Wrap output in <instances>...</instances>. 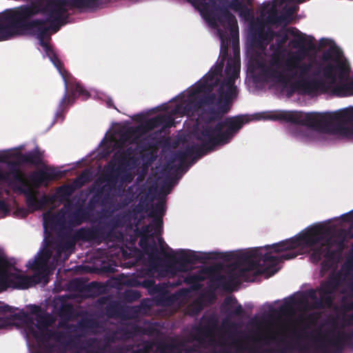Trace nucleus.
Listing matches in <instances>:
<instances>
[{"mask_svg":"<svg viewBox=\"0 0 353 353\" xmlns=\"http://www.w3.org/2000/svg\"><path fill=\"white\" fill-rule=\"evenodd\" d=\"M51 0L7 9L0 13V41L10 39L25 32H31L39 39L40 46L48 43L50 30L54 32L66 23L65 16L60 21L50 18L47 6Z\"/></svg>","mask_w":353,"mask_h":353,"instance_id":"f257e3e1","label":"nucleus"},{"mask_svg":"<svg viewBox=\"0 0 353 353\" xmlns=\"http://www.w3.org/2000/svg\"><path fill=\"white\" fill-rule=\"evenodd\" d=\"M252 119L284 121L294 124L291 129L292 136L306 142L315 139V132L313 130H326L328 121L332 118L319 115V113L316 112L276 110L256 113L252 114Z\"/></svg>","mask_w":353,"mask_h":353,"instance_id":"f03ea898","label":"nucleus"},{"mask_svg":"<svg viewBox=\"0 0 353 353\" xmlns=\"http://www.w3.org/2000/svg\"><path fill=\"white\" fill-rule=\"evenodd\" d=\"M218 320L213 316H203L201 323L192 327L189 335V339L185 340L187 344L191 341H196L203 347H212V353H243L247 350L244 344L239 341L233 339L231 343H228L223 336L219 339L215 338V332L218 330ZM179 341L178 339H176ZM188 348L190 347L187 345ZM190 353L194 351V349Z\"/></svg>","mask_w":353,"mask_h":353,"instance_id":"7ed1b4c3","label":"nucleus"},{"mask_svg":"<svg viewBox=\"0 0 353 353\" xmlns=\"http://www.w3.org/2000/svg\"><path fill=\"white\" fill-rule=\"evenodd\" d=\"M234 58L228 60L225 74L223 76V63L214 64L200 80L188 88H237L235 80L240 74L239 49L234 48Z\"/></svg>","mask_w":353,"mask_h":353,"instance_id":"20e7f679","label":"nucleus"},{"mask_svg":"<svg viewBox=\"0 0 353 353\" xmlns=\"http://www.w3.org/2000/svg\"><path fill=\"white\" fill-rule=\"evenodd\" d=\"M330 46L328 50L322 54L325 62L334 61L335 64L328 63L322 68V76L331 83L337 81L344 83L349 79L350 66L346 61L341 60L342 52L335 43L329 39L322 38L319 40V46L324 48Z\"/></svg>","mask_w":353,"mask_h":353,"instance_id":"39448f33","label":"nucleus"},{"mask_svg":"<svg viewBox=\"0 0 353 353\" xmlns=\"http://www.w3.org/2000/svg\"><path fill=\"white\" fill-rule=\"evenodd\" d=\"M132 159V151L130 148L121 152L117 158V165L108 168L103 178L96 179L90 188V192L93 194L90 203H97L106 193L109 194L112 189L117 185L120 174L124 172Z\"/></svg>","mask_w":353,"mask_h":353,"instance_id":"423d86ee","label":"nucleus"},{"mask_svg":"<svg viewBox=\"0 0 353 353\" xmlns=\"http://www.w3.org/2000/svg\"><path fill=\"white\" fill-rule=\"evenodd\" d=\"M296 335V340L294 343L287 341L284 336H278L276 334L262 335L258 334L254 336H245V339H251L254 344L269 345L272 343L276 344L274 347L262 348L259 346H253L248 348L249 353H291L294 350H299L302 352H307L309 350L307 344H301L300 340L306 338L307 336H303L297 334L296 330L293 331Z\"/></svg>","mask_w":353,"mask_h":353,"instance_id":"0eeeda50","label":"nucleus"},{"mask_svg":"<svg viewBox=\"0 0 353 353\" xmlns=\"http://www.w3.org/2000/svg\"><path fill=\"white\" fill-rule=\"evenodd\" d=\"M263 248H257L250 251H239L235 254V261L230 265L232 272H235L237 277L247 280L248 274L254 271L255 274H266L265 267L261 264L263 261L261 250Z\"/></svg>","mask_w":353,"mask_h":353,"instance_id":"6e6552de","label":"nucleus"},{"mask_svg":"<svg viewBox=\"0 0 353 353\" xmlns=\"http://www.w3.org/2000/svg\"><path fill=\"white\" fill-rule=\"evenodd\" d=\"M325 233L326 228L323 225H316L309 228L305 232L300 234L296 237L286 239L272 245H265L264 248L267 250L273 248L274 252L277 253L294 250L301 245L310 248L319 244L323 240Z\"/></svg>","mask_w":353,"mask_h":353,"instance_id":"1a4fd4ad","label":"nucleus"},{"mask_svg":"<svg viewBox=\"0 0 353 353\" xmlns=\"http://www.w3.org/2000/svg\"><path fill=\"white\" fill-rule=\"evenodd\" d=\"M340 285V274H332L325 281H321L319 288L307 290L305 295L313 301V309L330 308L333 305L334 294Z\"/></svg>","mask_w":353,"mask_h":353,"instance_id":"9d476101","label":"nucleus"},{"mask_svg":"<svg viewBox=\"0 0 353 353\" xmlns=\"http://www.w3.org/2000/svg\"><path fill=\"white\" fill-rule=\"evenodd\" d=\"M275 45L276 48L271 54L269 65H263L261 69V72L264 79L267 81L273 82H286L289 80V77L283 72H279V69L283 66V63L285 59V54L284 50H283V45L288 40V33H284L281 35L276 33Z\"/></svg>","mask_w":353,"mask_h":353,"instance_id":"9b49d317","label":"nucleus"},{"mask_svg":"<svg viewBox=\"0 0 353 353\" xmlns=\"http://www.w3.org/2000/svg\"><path fill=\"white\" fill-rule=\"evenodd\" d=\"M103 3V0H51L47 6V11L50 12V18L53 21H60L63 15L68 17V10L77 9H97Z\"/></svg>","mask_w":353,"mask_h":353,"instance_id":"f8f14e48","label":"nucleus"},{"mask_svg":"<svg viewBox=\"0 0 353 353\" xmlns=\"http://www.w3.org/2000/svg\"><path fill=\"white\" fill-rule=\"evenodd\" d=\"M319 115L330 117L332 118L328 121L327 129L326 130H313L315 135L318 132L327 133L331 131L334 121L338 123L335 131L339 135L353 140V107H349L339 110L332 113H319Z\"/></svg>","mask_w":353,"mask_h":353,"instance_id":"ddd939ff","label":"nucleus"},{"mask_svg":"<svg viewBox=\"0 0 353 353\" xmlns=\"http://www.w3.org/2000/svg\"><path fill=\"white\" fill-rule=\"evenodd\" d=\"M226 127L225 120L218 122L214 127H203L201 134L197 139L201 142L202 146L208 153L213 151L216 145H224L228 143V140L222 138L224 133L223 129Z\"/></svg>","mask_w":353,"mask_h":353,"instance_id":"4468645a","label":"nucleus"},{"mask_svg":"<svg viewBox=\"0 0 353 353\" xmlns=\"http://www.w3.org/2000/svg\"><path fill=\"white\" fill-rule=\"evenodd\" d=\"M311 336L316 343H319L318 347L321 351V353H331L329 346L334 347L339 353L343 350L344 346L353 350V337L350 334L343 333L333 336L331 338H327L321 335L318 336L311 335Z\"/></svg>","mask_w":353,"mask_h":353,"instance_id":"2eb2a0df","label":"nucleus"},{"mask_svg":"<svg viewBox=\"0 0 353 353\" xmlns=\"http://www.w3.org/2000/svg\"><path fill=\"white\" fill-rule=\"evenodd\" d=\"M50 316L48 314H38L36 317V320L37 323V327L39 331H36L34 327L30 329V332L39 343H48L51 339H54L56 341H60L65 336L63 332L47 329L50 325Z\"/></svg>","mask_w":353,"mask_h":353,"instance_id":"dca6fc26","label":"nucleus"},{"mask_svg":"<svg viewBox=\"0 0 353 353\" xmlns=\"http://www.w3.org/2000/svg\"><path fill=\"white\" fill-rule=\"evenodd\" d=\"M207 154V151L201 144H192L188 146L184 151H179L175 153L165 166L164 170L168 173L172 170L177 171L183 166L187 157L195 155L196 158H201Z\"/></svg>","mask_w":353,"mask_h":353,"instance_id":"f3484780","label":"nucleus"},{"mask_svg":"<svg viewBox=\"0 0 353 353\" xmlns=\"http://www.w3.org/2000/svg\"><path fill=\"white\" fill-rule=\"evenodd\" d=\"M174 125V119L170 114H158L152 118L146 120L140 126L135 129L129 128L123 134L125 139L130 138L136 132H148L157 128L162 127V128H170Z\"/></svg>","mask_w":353,"mask_h":353,"instance_id":"a211bd4d","label":"nucleus"},{"mask_svg":"<svg viewBox=\"0 0 353 353\" xmlns=\"http://www.w3.org/2000/svg\"><path fill=\"white\" fill-rule=\"evenodd\" d=\"M140 331V327L134 323L122 325L116 330L106 333L103 336V341L111 345L118 341H126L133 339Z\"/></svg>","mask_w":353,"mask_h":353,"instance_id":"6ab92c4d","label":"nucleus"},{"mask_svg":"<svg viewBox=\"0 0 353 353\" xmlns=\"http://www.w3.org/2000/svg\"><path fill=\"white\" fill-rule=\"evenodd\" d=\"M165 256L170 260L172 265L181 272H187L189 270V265H194L201 261V258L193 251L186 252L181 250L177 252V256L171 254H165Z\"/></svg>","mask_w":353,"mask_h":353,"instance_id":"aec40b11","label":"nucleus"},{"mask_svg":"<svg viewBox=\"0 0 353 353\" xmlns=\"http://www.w3.org/2000/svg\"><path fill=\"white\" fill-rule=\"evenodd\" d=\"M0 181L8 182L14 192L22 194L21 189L32 188L29 181L18 168L10 172L3 171L0 168Z\"/></svg>","mask_w":353,"mask_h":353,"instance_id":"412c9836","label":"nucleus"},{"mask_svg":"<svg viewBox=\"0 0 353 353\" xmlns=\"http://www.w3.org/2000/svg\"><path fill=\"white\" fill-rule=\"evenodd\" d=\"M328 231L326 229V233L324 234V239L320 242L321 246L314 250L312 256L317 260H320L322 256L330 259L335 254V252L331 249L334 245L343 246L344 239H338L336 236L331 235L327 236Z\"/></svg>","mask_w":353,"mask_h":353,"instance_id":"4be33fe9","label":"nucleus"},{"mask_svg":"<svg viewBox=\"0 0 353 353\" xmlns=\"http://www.w3.org/2000/svg\"><path fill=\"white\" fill-rule=\"evenodd\" d=\"M192 350L187 347L186 341H178L176 338L171 337L158 341L154 353H190Z\"/></svg>","mask_w":353,"mask_h":353,"instance_id":"5701e85b","label":"nucleus"},{"mask_svg":"<svg viewBox=\"0 0 353 353\" xmlns=\"http://www.w3.org/2000/svg\"><path fill=\"white\" fill-rule=\"evenodd\" d=\"M252 119V115L239 114L235 117H228L225 119L226 130L221 134L222 138L228 140V143L234 134L242 128L244 124L249 123Z\"/></svg>","mask_w":353,"mask_h":353,"instance_id":"b1692460","label":"nucleus"},{"mask_svg":"<svg viewBox=\"0 0 353 353\" xmlns=\"http://www.w3.org/2000/svg\"><path fill=\"white\" fill-rule=\"evenodd\" d=\"M101 225L92 227H82L74 234V239L83 242L93 243L97 245L101 244Z\"/></svg>","mask_w":353,"mask_h":353,"instance_id":"393cba45","label":"nucleus"},{"mask_svg":"<svg viewBox=\"0 0 353 353\" xmlns=\"http://www.w3.org/2000/svg\"><path fill=\"white\" fill-rule=\"evenodd\" d=\"M311 65L310 63H305L299 62L296 67L289 66L288 63H285V61L283 62V66L279 69V72H283L285 74L289 77V80L286 82H277L278 83H281L285 85L284 87H286V85L294 78L296 75V70H299V83L301 84L303 82V80L307 79L310 77L309 72L311 70Z\"/></svg>","mask_w":353,"mask_h":353,"instance_id":"a878e982","label":"nucleus"},{"mask_svg":"<svg viewBox=\"0 0 353 353\" xmlns=\"http://www.w3.org/2000/svg\"><path fill=\"white\" fill-rule=\"evenodd\" d=\"M297 255L298 254L294 251H290L289 252L283 254L279 256H273L271 254V252L265 253L263 256V262L264 265H266L264 270L266 272L268 276L269 277L274 275L278 271L276 266L279 263L284 260L294 259Z\"/></svg>","mask_w":353,"mask_h":353,"instance_id":"bb28decb","label":"nucleus"},{"mask_svg":"<svg viewBox=\"0 0 353 353\" xmlns=\"http://www.w3.org/2000/svg\"><path fill=\"white\" fill-rule=\"evenodd\" d=\"M314 37L310 36L305 44H303L295 51H290L285 59V63H288L289 66L296 67L299 62H302L307 56L310 51L315 49V46L313 43Z\"/></svg>","mask_w":353,"mask_h":353,"instance_id":"cd10ccee","label":"nucleus"},{"mask_svg":"<svg viewBox=\"0 0 353 353\" xmlns=\"http://www.w3.org/2000/svg\"><path fill=\"white\" fill-rule=\"evenodd\" d=\"M13 157L17 159V162L12 163L13 165L28 164L39 166L43 163V151L37 147L26 153L17 152Z\"/></svg>","mask_w":353,"mask_h":353,"instance_id":"c85d7f7f","label":"nucleus"},{"mask_svg":"<svg viewBox=\"0 0 353 353\" xmlns=\"http://www.w3.org/2000/svg\"><path fill=\"white\" fill-rule=\"evenodd\" d=\"M22 194L26 197L27 206L32 211L44 209L48 203V195L43 194L40 199H37V192L32 188L21 189Z\"/></svg>","mask_w":353,"mask_h":353,"instance_id":"c756f323","label":"nucleus"},{"mask_svg":"<svg viewBox=\"0 0 353 353\" xmlns=\"http://www.w3.org/2000/svg\"><path fill=\"white\" fill-rule=\"evenodd\" d=\"M63 176V172L57 170L54 168H49L48 171L34 172L30 175V180L33 185L39 188L43 183L48 182L54 179L61 178Z\"/></svg>","mask_w":353,"mask_h":353,"instance_id":"7c9ffc66","label":"nucleus"},{"mask_svg":"<svg viewBox=\"0 0 353 353\" xmlns=\"http://www.w3.org/2000/svg\"><path fill=\"white\" fill-rule=\"evenodd\" d=\"M341 83V82H340ZM341 86H324V81L323 79L316 77L311 78L310 77L307 79L303 80L301 83V87L291 86L289 88H353V76L344 83ZM283 88H288L283 87Z\"/></svg>","mask_w":353,"mask_h":353,"instance_id":"2f4dec72","label":"nucleus"},{"mask_svg":"<svg viewBox=\"0 0 353 353\" xmlns=\"http://www.w3.org/2000/svg\"><path fill=\"white\" fill-rule=\"evenodd\" d=\"M165 283H161L160 290L155 292L154 301L156 305L161 307H169L173 305L177 299L176 295L170 294L168 290Z\"/></svg>","mask_w":353,"mask_h":353,"instance_id":"473e14b6","label":"nucleus"},{"mask_svg":"<svg viewBox=\"0 0 353 353\" xmlns=\"http://www.w3.org/2000/svg\"><path fill=\"white\" fill-rule=\"evenodd\" d=\"M267 12L266 22L271 25H281L284 23L281 15H279L275 3H271L270 1L264 2L260 8V13L264 17Z\"/></svg>","mask_w":353,"mask_h":353,"instance_id":"72a5a7b5","label":"nucleus"},{"mask_svg":"<svg viewBox=\"0 0 353 353\" xmlns=\"http://www.w3.org/2000/svg\"><path fill=\"white\" fill-rule=\"evenodd\" d=\"M139 244L145 253L148 254L149 262L151 264H157L160 261L159 250L154 240L150 243L148 237L143 236L141 238Z\"/></svg>","mask_w":353,"mask_h":353,"instance_id":"f704fd0d","label":"nucleus"},{"mask_svg":"<svg viewBox=\"0 0 353 353\" xmlns=\"http://www.w3.org/2000/svg\"><path fill=\"white\" fill-rule=\"evenodd\" d=\"M327 92V90H274V95L279 99H290L295 93L312 97Z\"/></svg>","mask_w":353,"mask_h":353,"instance_id":"c9c22d12","label":"nucleus"},{"mask_svg":"<svg viewBox=\"0 0 353 353\" xmlns=\"http://www.w3.org/2000/svg\"><path fill=\"white\" fill-rule=\"evenodd\" d=\"M79 97H81L85 100L89 98L90 94L88 90H65L59 103V109L62 110L67 105H72Z\"/></svg>","mask_w":353,"mask_h":353,"instance_id":"e433bc0d","label":"nucleus"},{"mask_svg":"<svg viewBox=\"0 0 353 353\" xmlns=\"http://www.w3.org/2000/svg\"><path fill=\"white\" fill-rule=\"evenodd\" d=\"M74 283L76 287L88 297H97L102 294L103 291V285L96 281L84 284L81 281L77 280Z\"/></svg>","mask_w":353,"mask_h":353,"instance_id":"4c0bfd02","label":"nucleus"},{"mask_svg":"<svg viewBox=\"0 0 353 353\" xmlns=\"http://www.w3.org/2000/svg\"><path fill=\"white\" fill-rule=\"evenodd\" d=\"M276 35V32L272 28H268L267 30H265L264 26H261L259 27L257 30L256 36L254 39V42L257 47L265 48L273 41Z\"/></svg>","mask_w":353,"mask_h":353,"instance_id":"58836bf2","label":"nucleus"},{"mask_svg":"<svg viewBox=\"0 0 353 353\" xmlns=\"http://www.w3.org/2000/svg\"><path fill=\"white\" fill-rule=\"evenodd\" d=\"M220 92L216 97L215 105L222 114H227L231 108L232 91L237 90H219Z\"/></svg>","mask_w":353,"mask_h":353,"instance_id":"ea45409f","label":"nucleus"},{"mask_svg":"<svg viewBox=\"0 0 353 353\" xmlns=\"http://www.w3.org/2000/svg\"><path fill=\"white\" fill-rule=\"evenodd\" d=\"M194 94H199L196 98V106L201 108L205 105H214L216 101V95L212 92L214 90H192Z\"/></svg>","mask_w":353,"mask_h":353,"instance_id":"a19ab883","label":"nucleus"},{"mask_svg":"<svg viewBox=\"0 0 353 353\" xmlns=\"http://www.w3.org/2000/svg\"><path fill=\"white\" fill-rule=\"evenodd\" d=\"M110 346L103 339L93 337L85 341L84 350L86 353H106Z\"/></svg>","mask_w":353,"mask_h":353,"instance_id":"79ce46f5","label":"nucleus"},{"mask_svg":"<svg viewBox=\"0 0 353 353\" xmlns=\"http://www.w3.org/2000/svg\"><path fill=\"white\" fill-rule=\"evenodd\" d=\"M219 21L223 25L227 23L231 32H233L234 28L238 29L237 21L234 15L225 7L219 8Z\"/></svg>","mask_w":353,"mask_h":353,"instance_id":"37998d69","label":"nucleus"},{"mask_svg":"<svg viewBox=\"0 0 353 353\" xmlns=\"http://www.w3.org/2000/svg\"><path fill=\"white\" fill-rule=\"evenodd\" d=\"M152 222L144 227H143V232L144 234L150 235L152 232L156 236L160 235L163 230V218L162 217H152Z\"/></svg>","mask_w":353,"mask_h":353,"instance_id":"c03bdc74","label":"nucleus"},{"mask_svg":"<svg viewBox=\"0 0 353 353\" xmlns=\"http://www.w3.org/2000/svg\"><path fill=\"white\" fill-rule=\"evenodd\" d=\"M51 253L48 251L42 252L39 254L32 263L30 265V268L34 270H41L46 268L47 263L50 258Z\"/></svg>","mask_w":353,"mask_h":353,"instance_id":"a18cd8bd","label":"nucleus"},{"mask_svg":"<svg viewBox=\"0 0 353 353\" xmlns=\"http://www.w3.org/2000/svg\"><path fill=\"white\" fill-rule=\"evenodd\" d=\"M89 217V212L83 208H79L72 212L70 216V222L74 225H79Z\"/></svg>","mask_w":353,"mask_h":353,"instance_id":"49530a36","label":"nucleus"},{"mask_svg":"<svg viewBox=\"0 0 353 353\" xmlns=\"http://www.w3.org/2000/svg\"><path fill=\"white\" fill-rule=\"evenodd\" d=\"M133 285L141 286L145 288L150 295H154L155 292L160 290L161 283L156 284L154 279H143L142 281H133Z\"/></svg>","mask_w":353,"mask_h":353,"instance_id":"de8ad7c7","label":"nucleus"},{"mask_svg":"<svg viewBox=\"0 0 353 353\" xmlns=\"http://www.w3.org/2000/svg\"><path fill=\"white\" fill-rule=\"evenodd\" d=\"M9 263L5 264L0 263V290H6L12 284L10 276L12 273H10L5 268L9 266Z\"/></svg>","mask_w":353,"mask_h":353,"instance_id":"09e8293b","label":"nucleus"},{"mask_svg":"<svg viewBox=\"0 0 353 353\" xmlns=\"http://www.w3.org/2000/svg\"><path fill=\"white\" fill-rule=\"evenodd\" d=\"M41 46L43 48L46 56L50 59L51 62L59 70V72L64 69L63 63L59 59L57 53L55 52L52 47L49 44V43H47Z\"/></svg>","mask_w":353,"mask_h":353,"instance_id":"8fccbe9b","label":"nucleus"},{"mask_svg":"<svg viewBox=\"0 0 353 353\" xmlns=\"http://www.w3.org/2000/svg\"><path fill=\"white\" fill-rule=\"evenodd\" d=\"M101 229L102 232V237L101 238V243L105 241L114 242L116 240H120L123 238L122 234L117 232L113 228L107 230L106 226L101 225Z\"/></svg>","mask_w":353,"mask_h":353,"instance_id":"3c124183","label":"nucleus"},{"mask_svg":"<svg viewBox=\"0 0 353 353\" xmlns=\"http://www.w3.org/2000/svg\"><path fill=\"white\" fill-rule=\"evenodd\" d=\"M59 73L64 81L65 88H83L81 83L65 68Z\"/></svg>","mask_w":353,"mask_h":353,"instance_id":"603ef678","label":"nucleus"},{"mask_svg":"<svg viewBox=\"0 0 353 353\" xmlns=\"http://www.w3.org/2000/svg\"><path fill=\"white\" fill-rule=\"evenodd\" d=\"M14 275L12 274L10 277ZM10 279L12 280V284L10 285V287H12L17 289H27L30 287L31 283V279L23 275H16L14 277V279L12 278H10Z\"/></svg>","mask_w":353,"mask_h":353,"instance_id":"864d4df0","label":"nucleus"},{"mask_svg":"<svg viewBox=\"0 0 353 353\" xmlns=\"http://www.w3.org/2000/svg\"><path fill=\"white\" fill-rule=\"evenodd\" d=\"M74 192V188L70 185H63L60 186L57 191V194L61 202L67 201L70 196Z\"/></svg>","mask_w":353,"mask_h":353,"instance_id":"5fc2aeb1","label":"nucleus"},{"mask_svg":"<svg viewBox=\"0 0 353 353\" xmlns=\"http://www.w3.org/2000/svg\"><path fill=\"white\" fill-rule=\"evenodd\" d=\"M165 212V201L161 200L156 203L148 214L150 217H162Z\"/></svg>","mask_w":353,"mask_h":353,"instance_id":"6e6d98bb","label":"nucleus"},{"mask_svg":"<svg viewBox=\"0 0 353 353\" xmlns=\"http://www.w3.org/2000/svg\"><path fill=\"white\" fill-rule=\"evenodd\" d=\"M121 306L116 301L108 303L105 308V314L109 318H116L120 314Z\"/></svg>","mask_w":353,"mask_h":353,"instance_id":"4d7b16f0","label":"nucleus"},{"mask_svg":"<svg viewBox=\"0 0 353 353\" xmlns=\"http://www.w3.org/2000/svg\"><path fill=\"white\" fill-rule=\"evenodd\" d=\"M298 9H299V7L296 5H294V6L285 5L283 7L282 12L281 13V18L283 19V22L285 23L290 22V21L292 18V16L295 12H296Z\"/></svg>","mask_w":353,"mask_h":353,"instance_id":"13d9d810","label":"nucleus"},{"mask_svg":"<svg viewBox=\"0 0 353 353\" xmlns=\"http://www.w3.org/2000/svg\"><path fill=\"white\" fill-rule=\"evenodd\" d=\"M74 314V307L70 303L63 304L61 306L59 316L62 319L69 321Z\"/></svg>","mask_w":353,"mask_h":353,"instance_id":"bf43d9fd","label":"nucleus"},{"mask_svg":"<svg viewBox=\"0 0 353 353\" xmlns=\"http://www.w3.org/2000/svg\"><path fill=\"white\" fill-rule=\"evenodd\" d=\"M204 277L200 274H194L187 276L183 279L184 283L192 285L194 289L199 288V282L204 280Z\"/></svg>","mask_w":353,"mask_h":353,"instance_id":"052dcab7","label":"nucleus"},{"mask_svg":"<svg viewBox=\"0 0 353 353\" xmlns=\"http://www.w3.org/2000/svg\"><path fill=\"white\" fill-rule=\"evenodd\" d=\"M203 309V303L202 300L196 299L194 301L188 306V312L191 316L199 314Z\"/></svg>","mask_w":353,"mask_h":353,"instance_id":"680f3d73","label":"nucleus"},{"mask_svg":"<svg viewBox=\"0 0 353 353\" xmlns=\"http://www.w3.org/2000/svg\"><path fill=\"white\" fill-rule=\"evenodd\" d=\"M235 254L236 252H214L212 254L214 255L213 259H222L225 261H235Z\"/></svg>","mask_w":353,"mask_h":353,"instance_id":"e2e57ef3","label":"nucleus"},{"mask_svg":"<svg viewBox=\"0 0 353 353\" xmlns=\"http://www.w3.org/2000/svg\"><path fill=\"white\" fill-rule=\"evenodd\" d=\"M331 97H348L353 96V90H327Z\"/></svg>","mask_w":353,"mask_h":353,"instance_id":"0e129e2a","label":"nucleus"},{"mask_svg":"<svg viewBox=\"0 0 353 353\" xmlns=\"http://www.w3.org/2000/svg\"><path fill=\"white\" fill-rule=\"evenodd\" d=\"M96 326V321L90 318H84L81 319L77 323V327L79 330L83 331L88 328H92Z\"/></svg>","mask_w":353,"mask_h":353,"instance_id":"69168bd1","label":"nucleus"},{"mask_svg":"<svg viewBox=\"0 0 353 353\" xmlns=\"http://www.w3.org/2000/svg\"><path fill=\"white\" fill-rule=\"evenodd\" d=\"M228 7L236 12H250V10L240 0H231Z\"/></svg>","mask_w":353,"mask_h":353,"instance_id":"338daca9","label":"nucleus"},{"mask_svg":"<svg viewBox=\"0 0 353 353\" xmlns=\"http://www.w3.org/2000/svg\"><path fill=\"white\" fill-rule=\"evenodd\" d=\"M131 349L132 346L128 345H110L106 353H123V352H128Z\"/></svg>","mask_w":353,"mask_h":353,"instance_id":"774afa93","label":"nucleus"}]
</instances>
